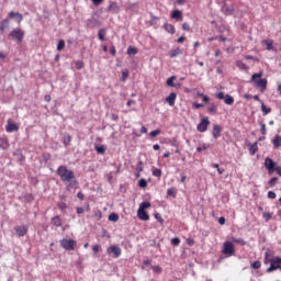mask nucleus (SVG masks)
<instances>
[{"label":"nucleus","instance_id":"f257e3e1","mask_svg":"<svg viewBox=\"0 0 281 281\" xmlns=\"http://www.w3.org/2000/svg\"><path fill=\"white\" fill-rule=\"evenodd\" d=\"M57 175L64 183H69L70 188L72 186H78V180H76V176L74 172L69 169H67V166H59L57 168Z\"/></svg>","mask_w":281,"mask_h":281},{"label":"nucleus","instance_id":"f03ea898","mask_svg":"<svg viewBox=\"0 0 281 281\" xmlns=\"http://www.w3.org/2000/svg\"><path fill=\"white\" fill-rule=\"evenodd\" d=\"M250 81L254 82L255 87L259 88L261 93L267 91V79H262V72L254 74L250 78Z\"/></svg>","mask_w":281,"mask_h":281},{"label":"nucleus","instance_id":"7ed1b4c3","mask_svg":"<svg viewBox=\"0 0 281 281\" xmlns=\"http://www.w3.org/2000/svg\"><path fill=\"white\" fill-rule=\"evenodd\" d=\"M147 207H150V202H142L137 211V216L140 221H150V215L146 212Z\"/></svg>","mask_w":281,"mask_h":281},{"label":"nucleus","instance_id":"20e7f679","mask_svg":"<svg viewBox=\"0 0 281 281\" xmlns=\"http://www.w3.org/2000/svg\"><path fill=\"white\" fill-rule=\"evenodd\" d=\"M9 38L11 41H16V43H23L25 31L23 29H13L9 34Z\"/></svg>","mask_w":281,"mask_h":281},{"label":"nucleus","instance_id":"39448f33","mask_svg":"<svg viewBox=\"0 0 281 281\" xmlns=\"http://www.w3.org/2000/svg\"><path fill=\"white\" fill-rule=\"evenodd\" d=\"M59 244H60V247L66 251H74L76 249V246L78 245L76 239H67V238L61 239Z\"/></svg>","mask_w":281,"mask_h":281},{"label":"nucleus","instance_id":"423d86ee","mask_svg":"<svg viewBox=\"0 0 281 281\" xmlns=\"http://www.w3.org/2000/svg\"><path fill=\"white\" fill-rule=\"evenodd\" d=\"M270 267L267 269V273H271L272 271H278L281 269V257H273L269 259Z\"/></svg>","mask_w":281,"mask_h":281},{"label":"nucleus","instance_id":"0eeeda50","mask_svg":"<svg viewBox=\"0 0 281 281\" xmlns=\"http://www.w3.org/2000/svg\"><path fill=\"white\" fill-rule=\"evenodd\" d=\"M236 249L234 248V244L232 241H225L223 245V249L222 252L224 254V256H234Z\"/></svg>","mask_w":281,"mask_h":281},{"label":"nucleus","instance_id":"6e6552de","mask_svg":"<svg viewBox=\"0 0 281 281\" xmlns=\"http://www.w3.org/2000/svg\"><path fill=\"white\" fill-rule=\"evenodd\" d=\"M106 252L111 256H113V258H120V256H122V248H120L119 246H110L106 249Z\"/></svg>","mask_w":281,"mask_h":281},{"label":"nucleus","instance_id":"1a4fd4ad","mask_svg":"<svg viewBox=\"0 0 281 281\" xmlns=\"http://www.w3.org/2000/svg\"><path fill=\"white\" fill-rule=\"evenodd\" d=\"M265 168L268 170L269 175H273L276 172V162L271 158L265 159Z\"/></svg>","mask_w":281,"mask_h":281},{"label":"nucleus","instance_id":"9d476101","mask_svg":"<svg viewBox=\"0 0 281 281\" xmlns=\"http://www.w3.org/2000/svg\"><path fill=\"white\" fill-rule=\"evenodd\" d=\"M7 133H14L19 131V124L14 123L12 119H8L7 125H5Z\"/></svg>","mask_w":281,"mask_h":281},{"label":"nucleus","instance_id":"9b49d317","mask_svg":"<svg viewBox=\"0 0 281 281\" xmlns=\"http://www.w3.org/2000/svg\"><path fill=\"white\" fill-rule=\"evenodd\" d=\"M207 126H210V119L204 117L198 124L196 130L199 131V133H205V131H207Z\"/></svg>","mask_w":281,"mask_h":281},{"label":"nucleus","instance_id":"f8f14e48","mask_svg":"<svg viewBox=\"0 0 281 281\" xmlns=\"http://www.w3.org/2000/svg\"><path fill=\"white\" fill-rule=\"evenodd\" d=\"M106 10H108V12H113L114 14H120V10H122V9L120 8V4H117V2L112 1V2H110Z\"/></svg>","mask_w":281,"mask_h":281},{"label":"nucleus","instance_id":"ddd939ff","mask_svg":"<svg viewBox=\"0 0 281 281\" xmlns=\"http://www.w3.org/2000/svg\"><path fill=\"white\" fill-rule=\"evenodd\" d=\"M14 232H15L16 236H19V238H21V237L25 236V234H27V226H25V225L15 226Z\"/></svg>","mask_w":281,"mask_h":281},{"label":"nucleus","instance_id":"4468645a","mask_svg":"<svg viewBox=\"0 0 281 281\" xmlns=\"http://www.w3.org/2000/svg\"><path fill=\"white\" fill-rule=\"evenodd\" d=\"M222 131L223 130L221 128V125H213L212 136L214 137V139H218V137H221Z\"/></svg>","mask_w":281,"mask_h":281},{"label":"nucleus","instance_id":"2eb2a0df","mask_svg":"<svg viewBox=\"0 0 281 281\" xmlns=\"http://www.w3.org/2000/svg\"><path fill=\"white\" fill-rule=\"evenodd\" d=\"M170 16L176 21H183V12L181 10H173Z\"/></svg>","mask_w":281,"mask_h":281},{"label":"nucleus","instance_id":"dca6fc26","mask_svg":"<svg viewBox=\"0 0 281 281\" xmlns=\"http://www.w3.org/2000/svg\"><path fill=\"white\" fill-rule=\"evenodd\" d=\"M166 102H168L169 106H175V102H177V93L171 92L167 98Z\"/></svg>","mask_w":281,"mask_h":281},{"label":"nucleus","instance_id":"f3484780","mask_svg":"<svg viewBox=\"0 0 281 281\" xmlns=\"http://www.w3.org/2000/svg\"><path fill=\"white\" fill-rule=\"evenodd\" d=\"M9 19H16V22L21 23V21H23V15L21 13L11 11V12H9Z\"/></svg>","mask_w":281,"mask_h":281},{"label":"nucleus","instance_id":"a211bd4d","mask_svg":"<svg viewBox=\"0 0 281 281\" xmlns=\"http://www.w3.org/2000/svg\"><path fill=\"white\" fill-rule=\"evenodd\" d=\"M181 54H183V50L179 47L169 50L170 58H177V56H181Z\"/></svg>","mask_w":281,"mask_h":281},{"label":"nucleus","instance_id":"6ab92c4d","mask_svg":"<svg viewBox=\"0 0 281 281\" xmlns=\"http://www.w3.org/2000/svg\"><path fill=\"white\" fill-rule=\"evenodd\" d=\"M164 30H166L168 34H175V32H177V30L175 29V25L169 23L164 24Z\"/></svg>","mask_w":281,"mask_h":281},{"label":"nucleus","instance_id":"aec40b11","mask_svg":"<svg viewBox=\"0 0 281 281\" xmlns=\"http://www.w3.org/2000/svg\"><path fill=\"white\" fill-rule=\"evenodd\" d=\"M52 224L55 226V227H60L63 225V220H60V216H55L52 218Z\"/></svg>","mask_w":281,"mask_h":281},{"label":"nucleus","instance_id":"412c9836","mask_svg":"<svg viewBox=\"0 0 281 281\" xmlns=\"http://www.w3.org/2000/svg\"><path fill=\"white\" fill-rule=\"evenodd\" d=\"M273 148H280L281 146V136L276 135L274 138L272 139Z\"/></svg>","mask_w":281,"mask_h":281},{"label":"nucleus","instance_id":"4be33fe9","mask_svg":"<svg viewBox=\"0 0 281 281\" xmlns=\"http://www.w3.org/2000/svg\"><path fill=\"white\" fill-rule=\"evenodd\" d=\"M262 115H269L271 108H267L263 101H260Z\"/></svg>","mask_w":281,"mask_h":281},{"label":"nucleus","instance_id":"5701e85b","mask_svg":"<svg viewBox=\"0 0 281 281\" xmlns=\"http://www.w3.org/2000/svg\"><path fill=\"white\" fill-rule=\"evenodd\" d=\"M222 10L224 14H227V15L234 14V7L224 5Z\"/></svg>","mask_w":281,"mask_h":281},{"label":"nucleus","instance_id":"b1692460","mask_svg":"<svg viewBox=\"0 0 281 281\" xmlns=\"http://www.w3.org/2000/svg\"><path fill=\"white\" fill-rule=\"evenodd\" d=\"M87 25L91 29L95 27V25H98V19L95 18H91L87 21Z\"/></svg>","mask_w":281,"mask_h":281},{"label":"nucleus","instance_id":"393cba45","mask_svg":"<svg viewBox=\"0 0 281 281\" xmlns=\"http://www.w3.org/2000/svg\"><path fill=\"white\" fill-rule=\"evenodd\" d=\"M224 102L225 104H228V105L234 104V97H232L231 94H226L224 98Z\"/></svg>","mask_w":281,"mask_h":281},{"label":"nucleus","instance_id":"a878e982","mask_svg":"<svg viewBox=\"0 0 281 281\" xmlns=\"http://www.w3.org/2000/svg\"><path fill=\"white\" fill-rule=\"evenodd\" d=\"M99 40L104 41L106 36V29H100L98 33Z\"/></svg>","mask_w":281,"mask_h":281},{"label":"nucleus","instance_id":"bb28decb","mask_svg":"<svg viewBox=\"0 0 281 281\" xmlns=\"http://www.w3.org/2000/svg\"><path fill=\"white\" fill-rule=\"evenodd\" d=\"M262 44L266 45L268 52H271V49H273V41H267V40H265V41L262 42Z\"/></svg>","mask_w":281,"mask_h":281},{"label":"nucleus","instance_id":"cd10ccee","mask_svg":"<svg viewBox=\"0 0 281 281\" xmlns=\"http://www.w3.org/2000/svg\"><path fill=\"white\" fill-rule=\"evenodd\" d=\"M175 80H177L176 76H171L170 78H168L166 81L167 87H175Z\"/></svg>","mask_w":281,"mask_h":281},{"label":"nucleus","instance_id":"c85d7f7f","mask_svg":"<svg viewBox=\"0 0 281 281\" xmlns=\"http://www.w3.org/2000/svg\"><path fill=\"white\" fill-rule=\"evenodd\" d=\"M168 196H172L173 199H177V189L170 188L167 190Z\"/></svg>","mask_w":281,"mask_h":281},{"label":"nucleus","instance_id":"c756f323","mask_svg":"<svg viewBox=\"0 0 281 281\" xmlns=\"http://www.w3.org/2000/svg\"><path fill=\"white\" fill-rule=\"evenodd\" d=\"M249 153L250 155H256V153H258V143H255L250 146Z\"/></svg>","mask_w":281,"mask_h":281},{"label":"nucleus","instance_id":"7c9ffc66","mask_svg":"<svg viewBox=\"0 0 281 281\" xmlns=\"http://www.w3.org/2000/svg\"><path fill=\"white\" fill-rule=\"evenodd\" d=\"M10 21L8 19L2 20V22L0 23V32H3V30H5V27H8Z\"/></svg>","mask_w":281,"mask_h":281},{"label":"nucleus","instance_id":"2f4dec72","mask_svg":"<svg viewBox=\"0 0 281 281\" xmlns=\"http://www.w3.org/2000/svg\"><path fill=\"white\" fill-rule=\"evenodd\" d=\"M137 48H135V47H133V46H130L128 48H127V55L128 56H135L136 54H137Z\"/></svg>","mask_w":281,"mask_h":281},{"label":"nucleus","instance_id":"473e14b6","mask_svg":"<svg viewBox=\"0 0 281 281\" xmlns=\"http://www.w3.org/2000/svg\"><path fill=\"white\" fill-rule=\"evenodd\" d=\"M76 69H83L85 68V61L82 60H77L74 63Z\"/></svg>","mask_w":281,"mask_h":281},{"label":"nucleus","instance_id":"72a5a7b5","mask_svg":"<svg viewBox=\"0 0 281 281\" xmlns=\"http://www.w3.org/2000/svg\"><path fill=\"white\" fill-rule=\"evenodd\" d=\"M95 150L97 153H99V155H104V153H106V148L104 147V145L97 146Z\"/></svg>","mask_w":281,"mask_h":281},{"label":"nucleus","instance_id":"f704fd0d","mask_svg":"<svg viewBox=\"0 0 281 281\" xmlns=\"http://www.w3.org/2000/svg\"><path fill=\"white\" fill-rule=\"evenodd\" d=\"M260 267H262V262H260L259 260L254 261V262L250 265V268H251V269H260Z\"/></svg>","mask_w":281,"mask_h":281},{"label":"nucleus","instance_id":"c9c22d12","mask_svg":"<svg viewBox=\"0 0 281 281\" xmlns=\"http://www.w3.org/2000/svg\"><path fill=\"white\" fill-rule=\"evenodd\" d=\"M109 221H113L114 223H116V221H120V215H117L115 213H111L109 215Z\"/></svg>","mask_w":281,"mask_h":281},{"label":"nucleus","instance_id":"e433bc0d","mask_svg":"<svg viewBox=\"0 0 281 281\" xmlns=\"http://www.w3.org/2000/svg\"><path fill=\"white\" fill-rule=\"evenodd\" d=\"M261 135H267V125L262 122L259 123Z\"/></svg>","mask_w":281,"mask_h":281},{"label":"nucleus","instance_id":"4c0bfd02","mask_svg":"<svg viewBox=\"0 0 281 281\" xmlns=\"http://www.w3.org/2000/svg\"><path fill=\"white\" fill-rule=\"evenodd\" d=\"M171 245H173L175 247H179V245H181V239L179 237L172 238Z\"/></svg>","mask_w":281,"mask_h":281},{"label":"nucleus","instance_id":"58836bf2","mask_svg":"<svg viewBox=\"0 0 281 281\" xmlns=\"http://www.w3.org/2000/svg\"><path fill=\"white\" fill-rule=\"evenodd\" d=\"M63 49H65V42L60 40L57 44V52H63Z\"/></svg>","mask_w":281,"mask_h":281},{"label":"nucleus","instance_id":"ea45409f","mask_svg":"<svg viewBox=\"0 0 281 281\" xmlns=\"http://www.w3.org/2000/svg\"><path fill=\"white\" fill-rule=\"evenodd\" d=\"M233 243H237V245L245 246L247 243L243 238H233Z\"/></svg>","mask_w":281,"mask_h":281},{"label":"nucleus","instance_id":"a19ab883","mask_svg":"<svg viewBox=\"0 0 281 281\" xmlns=\"http://www.w3.org/2000/svg\"><path fill=\"white\" fill-rule=\"evenodd\" d=\"M10 147V144L8 143V140H1L0 143V148H2V150H5Z\"/></svg>","mask_w":281,"mask_h":281},{"label":"nucleus","instance_id":"79ce46f5","mask_svg":"<svg viewBox=\"0 0 281 281\" xmlns=\"http://www.w3.org/2000/svg\"><path fill=\"white\" fill-rule=\"evenodd\" d=\"M154 216H155L156 221H158V223H160V225H164V217H161V214L155 213Z\"/></svg>","mask_w":281,"mask_h":281},{"label":"nucleus","instance_id":"37998d69","mask_svg":"<svg viewBox=\"0 0 281 281\" xmlns=\"http://www.w3.org/2000/svg\"><path fill=\"white\" fill-rule=\"evenodd\" d=\"M157 135H161V130H155L149 133V137H157Z\"/></svg>","mask_w":281,"mask_h":281},{"label":"nucleus","instance_id":"c03bdc74","mask_svg":"<svg viewBox=\"0 0 281 281\" xmlns=\"http://www.w3.org/2000/svg\"><path fill=\"white\" fill-rule=\"evenodd\" d=\"M210 148V145L203 144L201 147L196 148V153H203V150H207Z\"/></svg>","mask_w":281,"mask_h":281},{"label":"nucleus","instance_id":"a18cd8bd","mask_svg":"<svg viewBox=\"0 0 281 281\" xmlns=\"http://www.w3.org/2000/svg\"><path fill=\"white\" fill-rule=\"evenodd\" d=\"M151 269L154 273H161V271H164V269L160 266H153Z\"/></svg>","mask_w":281,"mask_h":281},{"label":"nucleus","instance_id":"49530a36","mask_svg":"<svg viewBox=\"0 0 281 281\" xmlns=\"http://www.w3.org/2000/svg\"><path fill=\"white\" fill-rule=\"evenodd\" d=\"M262 216L265 221H271V218H273V213H263Z\"/></svg>","mask_w":281,"mask_h":281},{"label":"nucleus","instance_id":"de8ad7c7","mask_svg":"<svg viewBox=\"0 0 281 281\" xmlns=\"http://www.w3.org/2000/svg\"><path fill=\"white\" fill-rule=\"evenodd\" d=\"M216 111H217V108H216V105H214V104H211V105L207 108V112H209V113H216Z\"/></svg>","mask_w":281,"mask_h":281},{"label":"nucleus","instance_id":"09e8293b","mask_svg":"<svg viewBox=\"0 0 281 281\" xmlns=\"http://www.w3.org/2000/svg\"><path fill=\"white\" fill-rule=\"evenodd\" d=\"M58 209L63 212L64 210H67V203L65 202H59L57 204Z\"/></svg>","mask_w":281,"mask_h":281},{"label":"nucleus","instance_id":"8fccbe9b","mask_svg":"<svg viewBox=\"0 0 281 281\" xmlns=\"http://www.w3.org/2000/svg\"><path fill=\"white\" fill-rule=\"evenodd\" d=\"M138 186L140 188H146L148 186V182L146 181V179H140L138 182Z\"/></svg>","mask_w":281,"mask_h":281},{"label":"nucleus","instance_id":"3c124183","mask_svg":"<svg viewBox=\"0 0 281 281\" xmlns=\"http://www.w3.org/2000/svg\"><path fill=\"white\" fill-rule=\"evenodd\" d=\"M136 171H137L138 173L144 171V167L142 166V161H139L138 165L136 166ZM138 173H137V177H139Z\"/></svg>","mask_w":281,"mask_h":281},{"label":"nucleus","instance_id":"603ef678","mask_svg":"<svg viewBox=\"0 0 281 281\" xmlns=\"http://www.w3.org/2000/svg\"><path fill=\"white\" fill-rule=\"evenodd\" d=\"M153 176L154 177H161V169H153Z\"/></svg>","mask_w":281,"mask_h":281},{"label":"nucleus","instance_id":"864d4df0","mask_svg":"<svg viewBox=\"0 0 281 281\" xmlns=\"http://www.w3.org/2000/svg\"><path fill=\"white\" fill-rule=\"evenodd\" d=\"M277 181H278V177L271 178L269 180V186H271V188H273L276 186Z\"/></svg>","mask_w":281,"mask_h":281},{"label":"nucleus","instance_id":"5fc2aeb1","mask_svg":"<svg viewBox=\"0 0 281 281\" xmlns=\"http://www.w3.org/2000/svg\"><path fill=\"white\" fill-rule=\"evenodd\" d=\"M237 67L239 69H247V64L243 63V61H237Z\"/></svg>","mask_w":281,"mask_h":281},{"label":"nucleus","instance_id":"6e6d98bb","mask_svg":"<svg viewBox=\"0 0 281 281\" xmlns=\"http://www.w3.org/2000/svg\"><path fill=\"white\" fill-rule=\"evenodd\" d=\"M215 98H217V100H225V93L224 92H218L215 94Z\"/></svg>","mask_w":281,"mask_h":281},{"label":"nucleus","instance_id":"4d7b16f0","mask_svg":"<svg viewBox=\"0 0 281 281\" xmlns=\"http://www.w3.org/2000/svg\"><path fill=\"white\" fill-rule=\"evenodd\" d=\"M182 30H183L184 32H190V24H188V22H184V23L182 24Z\"/></svg>","mask_w":281,"mask_h":281},{"label":"nucleus","instance_id":"13d9d810","mask_svg":"<svg viewBox=\"0 0 281 281\" xmlns=\"http://www.w3.org/2000/svg\"><path fill=\"white\" fill-rule=\"evenodd\" d=\"M100 249H101L100 245L92 246V251L94 255L98 254L100 251Z\"/></svg>","mask_w":281,"mask_h":281},{"label":"nucleus","instance_id":"bf43d9fd","mask_svg":"<svg viewBox=\"0 0 281 281\" xmlns=\"http://www.w3.org/2000/svg\"><path fill=\"white\" fill-rule=\"evenodd\" d=\"M94 217L98 218V221H100V218H102V211L94 212Z\"/></svg>","mask_w":281,"mask_h":281},{"label":"nucleus","instance_id":"052dcab7","mask_svg":"<svg viewBox=\"0 0 281 281\" xmlns=\"http://www.w3.org/2000/svg\"><path fill=\"white\" fill-rule=\"evenodd\" d=\"M77 198L80 200V201H85V193H82V192H78L77 193Z\"/></svg>","mask_w":281,"mask_h":281},{"label":"nucleus","instance_id":"680f3d73","mask_svg":"<svg viewBox=\"0 0 281 281\" xmlns=\"http://www.w3.org/2000/svg\"><path fill=\"white\" fill-rule=\"evenodd\" d=\"M276 192H273V191H269L268 192V199H276Z\"/></svg>","mask_w":281,"mask_h":281},{"label":"nucleus","instance_id":"e2e57ef3","mask_svg":"<svg viewBox=\"0 0 281 281\" xmlns=\"http://www.w3.org/2000/svg\"><path fill=\"white\" fill-rule=\"evenodd\" d=\"M187 245H189V247H193L194 240L192 238H187Z\"/></svg>","mask_w":281,"mask_h":281},{"label":"nucleus","instance_id":"0e129e2a","mask_svg":"<svg viewBox=\"0 0 281 281\" xmlns=\"http://www.w3.org/2000/svg\"><path fill=\"white\" fill-rule=\"evenodd\" d=\"M93 5H100L104 2V0H91Z\"/></svg>","mask_w":281,"mask_h":281},{"label":"nucleus","instance_id":"69168bd1","mask_svg":"<svg viewBox=\"0 0 281 281\" xmlns=\"http://www.w3.org/2000/svg\"><path fill=\"white\" fill-rule=\"evenodd\" d=\"M200 95H201L203 102H205V103L210 102V97H207L205 94H200Z\"/></svg>","mask_w":281,"mask_h":281},{"label":"nucleus","instance_id":"338daca9","mask_svg":"<svg viewBox=\"0 0 281 281\" xmlns=\"http://www.w3.org/2000/svg\"><path fill=\"white\" fill-rule=\"evenodd\" d=\"M128 78V71H123L122 72V80H126Z\"/></svg>","mask_w":281,"mask_h":281},{"label":"nucleus","instance_id":"774afa93","mask_svg":"<svg viewBox=\"0 0 281 281\" xmlns=\"http://www.w3.org/2000/svg\"><path fill=\"white\" fill-rule=\"evenodd\" d=\"M274 172H277V175H279V177H281V167H276Z\"/></svg>","mask_w":281,"mask_h":281}]
</instances>
